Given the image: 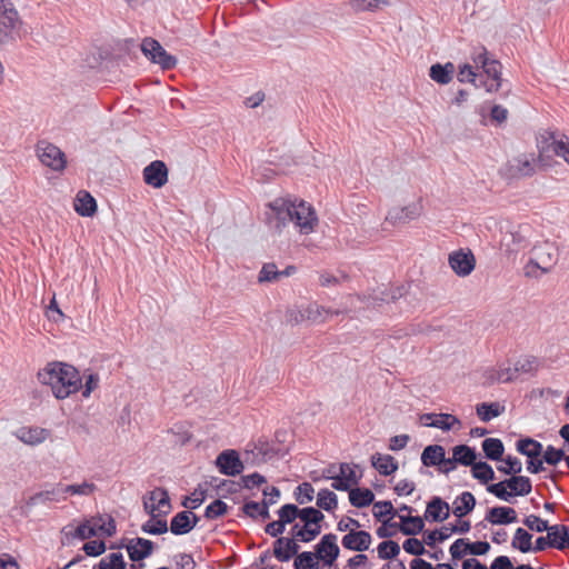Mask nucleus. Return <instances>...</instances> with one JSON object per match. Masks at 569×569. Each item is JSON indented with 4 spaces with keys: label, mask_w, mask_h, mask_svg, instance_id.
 <instances>
[{
    "label": "nucleus",
    "mask_w": 569,
    "mask_h": 569,
    "mask_svg": "<svg viewBox=\"0 0 569 569\" xmlns=\"http://www.w3.org/2000/svg\"><path fill=\"white\" fill-rule=\"evenodd\" d=\"M478 70L479 68H477L473 62L472 64L463 63L459 66L457 74L458 81L472 83L473 86L479 87L480 84L477 83V79L480 77Z\"/></svg>",
    "instance_id": "nucleus-49"
},
{
    "label": "nucleus",
    "mask_w": 569,
    "mask_h": 569,
    "mask_svg": "<svg viewBox=\"0 0 569 569\" xmlns=\"http://www.w3.org/2000/svg\"><path fill=\"white\" fill-rule=\"evenodd\" d=\"M455 71V66L451 62L436 63L430 67L429 77L437 83L448 84L452 80Z\"/></svg>",
    "instance_id": "nucleus-35"
},
{
    "label": "nucleus",
    "mask_w": 569,
    "mask_h": 569,
    "mask_svg": "<svg viewBox=\"0 0 569 569\" xmlns=\"http://www.w3.org/2000/svg\"><path fill=\"white\" fill-rule=\"evenodd\" d=\"M485 519L491 525H509L517 521V512L511 507H493L488 510Z\"/></svg>",
    "instance_id": "nucleus-30"
},
{
    "label": "nucleus",
    "mask_w": 569,
    "mask_h": 569,
    "mask_svg": "<svg viewBox=\"0 0 569 569\" xmlns=\"http://www.w3.org/2000/svg\"><path fill=\"white\" fill-rule=\"evenodd\" d=\"M505 481L510 490L509 492H512V497L527 496L531 492L532 486L528 477L513 476Z\"/></svg>",
    "instance_id": "nucleus-37"
},
{
    "label": "nucleus",
    "mask_w": 569,
    "mask_h": 569,
    "mask_svg": "<svg viewBox=\"0 0 569 569\" xmlns=\"http://www.w3.org/2000/svg\"><path fill=\"white\" fill-rule=\"evenodd\" d=\"M556 156L569 166V137L550 134L539 142V161L542 167H549L550 158Z\"/></svg>",
    "instance_id": "nucleus-7"
},
{
    "label": "nucleus",
    "mask_w": 569,
    "mask_h": 569,
    "mask_svg": "<svg viewBox=\"0 0 569 569\" xmlns=\"http://www.w3.org/2000/svg\"><path fill=\"white\" fill-rule=\"evenodd\" d=\"M37 156L43 166L53 171H62L67 166L64 152L53 143L40 141L37 144Z\"/></svg>",
    "instance_id": "nucleus-9"
},
{
    "label": "nucleus",
    "mask_w": 569,
    "mask_h": 569,
    "mask_svg": "<svg viewBox=\"0 0 569 569\" xmlns=\"http://www.w3.org/2000/svg\"><path fill=\"white\" fill-rule=\"evenodd\" d=\"M372 537L368 531L358 530L356 532L346 533L341 539L345 549L351 551L363 552L370 548Z\"/></svg>",
    "instance_id": "nucleus-23"
},
{
    "label": "nucleus",
    "mask_w": 569,
    "mask_h": 569,
    "mask_svg": "<svg viewBox=\"0 0 569 569\" xmlns=\"http://www.w3.org/2000/svg\"><path fill=\"white\" fill-rule=\"evenodd\" d=\"M141 529L148 535H162L168 531V523L162 516H151V518L142 525Z\"/></svg>",
    "instance_id": "nucleus-48"
},
{
    "label": "nucleus",
    "mask_w": 569,
    "mask_h": 569,
    "mask_svg": "<svg viewBox=\"0 0 569 569\" xmlns=\"http://www.w3.org/2000/svg\"><path fill=\"white\" fill-rule=\"evenodd\" d=\"M341 311L338 309L325 308L317 302H309L305 306H301L298 310V315L293 316L291 313V320L299 321H310L312 323H321L327 321L329 318L339 315Z\"/></svg>",
    "instance_id": "nucleus-12"
},
{
    "label": "nucleus",
    "mask_w": 569,
    "mask_h": 569,
    "mask_svg": "<svg viewBox=\"0 0 569 569\" xmlns=\"http://www.w3.org/2000/svg\"><path fill=\"white\" fill-rule=\"evenodd\" d=\"M377 551L380 559H391L399 555L400 547L396 541L387 540L379 543Z\"/></svg>",
    "instance_id": "nucleus-56"
},
{
    "label": "nucleus",
    "mask_w": 569,
    "mask_h": 569,
    "mask_svg": "<svg viewBox=\"0 0 569 569\" xmlns=\"http://www.w3.org/2000/svg\"><path fill=\"white\" fill-rule=\"evenodd\" d=\"M297 539L292 538H278L273 543V555L274 557L282 562L289 561L292 556L298 552L299 546L297 545Z\"/></svg>",
    "instance_id": "nucleus-28"
},
{
    "label": "nucleus",
    "mask_w": 569,
    "mask_h": 569,
    "mask_svg": "<svg viewBox=\"0 0 569 569\" xmlns=\"http://www.w3.org/2000/svg\"><path fill=\"white\" fill-rule=\"evenodd\" d=\"M488 492L492 493L497 498L503 501H510L512 498V492L508 491V486L506 481H500L498 483H492L487 487Z\"/></svg>",
    "instance_id": "nucleus-62"
},
{
    "label": "nucleus",
    "mask_w": 569,
    "mask_h": 569,
    "mask_svg": "<svg viewBox=\"0 0 569 569\" xmlns=\"http://www.w3.org/2000/svg\"><path fill=\"white\" fill-rule=\"evenodd\" d=\"M66 500L64 483L59 482L30 497L28 505L36 506L40 503H58Z\"/></svg>",
    "instance_id": "nucleus-22"
},
{
    "label": "nucleus",
    "mask_w": 569,
    "mask_h": 569,
    "mask_svg": "<svg viewBox=\"0 0 569 569\" xmlns=\"http://www.w3.org/2000/svg\"><path fill=\"white\" fill-rule=\"evenodd\" d=\"M537 162L533 153H523L512 158L506 166V171L510 178H521L532 176L536 171Z\"/></svg>",
    "instance_id": "nucleus-14"
},
{
    "label": "nucleus",
    "mask_w": 569,
    "mask_h": 569,
    "mask_svg": "<svg viewBox=\"0 0 569 569\" xmlns=\"http://www.w3.org/2000/svg\"><path fill=\"white\" fill-rule=\"evenodd\" d=\"M453 460L461 466H471L477 459L475 449L467 445H458L452 448Z\"/></svg>",
    "instance_id": "nucleus-42"
},
{
    "label": "nucleus",
    "mask_w": 569,
    "mask_h": 569,
    "mask_svg": "<svg viewBox=\"0 0 569 569\" xmlns=\"http://www.w3.org/2000/svg\"><path fill=\"white\" fill-rule=\"evenodd\" d=\"M373 499V492L367 488H352L349 492V501L357 508H363L371 505Z\"/></svg>",
    "instance_id": "nucleus-38"
},
{
    "label": "nucleus",
    "mask_w": 569,
    "mask_h": 569,
    "mask_svg": "<svg viewBox=\"0 0 569 569\" xmlns=\"http://www.w3.org/2000/svg\"><path fill=\"white\" fill-rule=\"evenodd\" d=\"M296 569H319V559L313 552L303 551L295 559Z\"/></svg>",
    "instance_id": "nucleus-53"
},
{
    "label": "nucleus",
    "mask_w": 569,
    "mask_h": 569,
    "mask_svg": "<svg viewBox=\"0 0 569 569\" xmlns=\"http://www.w3.org/2000/svg\"><path fill=\"white\" fill-rule=\"evenodd\" d=\"M501 247L509 253L520 251L527 244V237L521 227L512 228L501 237Z\"/></svg>",
    "instance_id": "nucleus-25"
},
{
    "label": "nucleus",
    "mask_w": 569,
    "mask_h": 569,
    "mask_svg": "<svg viewBox=\"0 0 569 569\" xmlns=\"http://www.w3.org/2000/svg\"><path fill=\"white\" fill-rule=\"evenodd\" d=\"M295 511L292 503L283 505L278 510L279 520L272 521L267 525L266 532L271 537H278L284 531L286 525L295 521Z\"/></svg>",
    "instance_id": "nucleus-24"
},
{
    "label": "nucleus",
    "mask_w": 569,
    "mask_h": 569,
    "mask_svg": "<svg viewBox=\"0 0 569 569\" xmlns=\"http://www.w3.org/2000/svg\"><path fill=\"white\" fill-rule=\"evenodd\" d=\"M547 535L549 538L550 547L557 549H566L569 548V531L566 526L553 525L549 526L547 529Z\"/></svg>",
    "instance_id": "nucleus-31"
},
{
    "label": "nucleus",
    "mask_w": 569,
    "mask_h": 569,
    "mask_svg": "<svg viewBox=\"0 0 569 569\" xmlns=\"http://www.w3.org/2000/svg\"><path fill=\"white\" fill-rule=\"evenodd\" d=\"M483 385L511 382L517 378L515 366L509 361H502L497 366L488 367L482 372Z\"/></svg>",
    "instance_id": "nucleus-15"
},
{
    "label": "nucleus",
    "mask_w": 569,
    "mask_h": 569,
    "mask_svg": "<svg viewBox=\"0 0 569 569\" xmlns=\"http://www.w3.org/2000/svg\"><path fill=\"white\" fill-rule=\"evenodd\" d=\"M371 465L382 476H390L398 469L397 460L390 455L375 453Z\"/></svg>",
    "instance_id": "nucleus-33"
},
{
    "label": "nucleus",
    "mask_w": 569,
    "mask_h": 569,
    "mask_svg": "<svg viewBox=\"0 0 569 569\" xmlns=\"http://www.w3.org/2000/svg\"><path fill=\"white\" fill-rule=\"evenodd\" d=\"M127 551L132 561H140L153 551V542L144 538H132L127 543Z\"/></svg>",
    "instance_id": "nucleus-26"
},
{
    "label": "nucleus",
    "mask_w": 569,
    "mask_h": 569,
    "mask_svg": "<svg viewBox=\"0 0 569 569\" xmlns=\"http://www.w3.org/2000/svg\"><path fill=\"white\" fill-rule=\"evenodd\" d=\"M472 477L481 483H488L495 479V471L490 465L483 461H475L471 465Z\"/></svg>",
    "instance_id": "nucleus-47"
},
{
    "label": "nucleus",
    "mask_w": 569,
    "mask_h": 569,
    "mask_svg": "<svg viewBox=\"0 0 569 569\" xmlns=\"http://www.w3.org/2000/svg\"><path fill=\"white\" fill-rule=\"evenodd\" d=\"M420 422L425 427H432L442 431L452 429H460V420L450 413H423L420 417Z\"/></svg>",
    "instance_id": "nucleus-19"
},
{
    "label": "nucleus",
    "mask_w": 569,
    "mask_h": 569,
    "mask_svg": "<svg viewBox=\"0 0 569 569\" xmlns=\"http://www.w3.org/2000/svg\"><path fill=\"white\" fill-rule=\"evenodd\" d=\"M243 511L251 518L261 517L262 519H268L270 517L268 503L266 501H248L243 505Z\"/></svg>",
    "instance_id": "nucleus-52"
},
{
    "label": "nucleus",
    "mask_w": 569,
    "mask_h": 569,
    "mask_svg": "<svg viewBox=\"0 0 569 569\" xmlns=\"http://www.w3.org/2000/svg\"><path fill=\"white\" fill-rule=\"evenodd\" d=\"M73 208L81 217H92L97 212V201L88 191L81 190L74 198Z\"/></svg>",
    "instance_id": "nucleus-29"
},
{
    "label": "nucleus",
    "mask_w": 569,
    "mask_h": 569,
    "mask_svg": "<svg viewBox=\"0 0 569 569\" xmlns=\"http://www.w3.org/2000/svg\"><path fill=\"white\" fill-rule=\"evenodd\" d=\"M227 512V503L222 500H214L206 508V517L209 519H216L223 516Z\"/></svg>",
    "instance_id": "nucleus-63"
},
{
    "label": "nucleus",
    "mask_w": 569,
    "mask_h": 569,
    "mask_svg": "<svg viewBox=\"0 0 569 569\" xmlns=\"http://www.w3.org/2000/svg\"><path fill=\"white\" fill-rule=\"evenodd\" d=\"M421 201H415L403 207H392L386 216V222L391 226L405 224L418 219L422 213Z\"/></svg>",
    "instance_id": "nucleus-13"
},
{
    "label": "nucleus",
    "mask_w": 569,
    "mask_h": 569,
    "mask_svg": "<svg viewBox=\"0 0 569 569\" xmlns=\"http://www.w3.org/2000/svg\"><path fill=\"white\" fill-rule=\"evenodd\" d=\"M281 278V273L277 269V266L274 263H266L262 266L259 276L258 281L260 283L263 282H273Z\"/></svg>",
    "instance_id": "nucleus-58"
},
{
    "label": "nucleus",
    "mask_w": 569,
    "mask_h": 569,
    "mask_svg": "<svg viewBox=\"0 0 569 569\" xmlns=\"http://www.w3.org/2000/svg\"><path fill=\"white\" fill-rule=\"evenodd\" d=\"M557 261V247L549 241L540 242L530 250L529 260L523 267L525 276L528 278H539L549 272Z\"/></svg>",
    "instance_id": "nucleus-5"
},
{
    "label": "nucleus",
    "mask_w": 569,
    "mask_h": 569,
    "mask_svg": "<svg viewBox=\"0 0 569 569\" xmlns=\"http://www.w3.org/2000/svg\"><path fill=\"white\" fill-rule=\"evenodd\" d=\"M476 410L480 420L488 422L499 417L503 412L505 407L498 402H482L477 406Z\"/></svg>",
    "instance_id": "nucleus-40"
},
{
    "label": "nucleus",
    "mask_w": 569,
    "mask_h": 569,
    "mask_svg": "<svg viewBox=\"0 0 569 569\" xmlns=\"http://www.w3.org/2000/svg\"><path fill=\"white\" fill-rule=\"evenodd\" d=\"M315 553L319 561L323 562V566L331 567L340 553V549L337 543V536L333 533H327L322 536L316 546Z\"/></svg>",
    "instance_id": "nucleus-17"
},
{
    "label": "nucleus",
    "mask_w": 569,
    "mask_h": 569,
    "mask_svg": "<svg viewBox=\"0 0 569 569\" xmlns=\"http://www.w3.org/2000/svg\"><path fill=\"white\" fill-rule=\"evenodd\" d=\"M449 505L435 497L427 506L425 517L432 521H443L449 517Z\"/></svg>",
    "instance_id": "nucleus-32"
},
{
    "label": "nucleus",
    "mask_w": 569,
    "mask_h": 569,
    "mask_svg": "<svg viewBox=\"0 0 569 569\" xmlns=\"http://www.w3.org/2000/svg\"><path fill=\"white\" fill-rule=\"evenodd\" d=\"M498 470L506 475H518L522 470V465L518 458L508 456L502 465L498 467Z\"/></svg>",
    "instance_id": "nucleus-60"
},
{
    "label": "nucleus",
    "mask_w": 569,
    "mask_h": 569,
    "mask_svg": "<svg viewBox=\"0 0 569 569\" xmlns=\"http://www.w3.org/2000/svg\"><path fill=\"white\" fill-rule=\"evenodd\" d=\"M97 490L92 481L84 480L80 483L64 485L66 499L70 496L88 497Z\"/></svg>",
    "instance_id": "nucleus-43"
},
{
    "label": "nucleus",
    "mask_w": 569,
    "mask_h": 569,
    "mask_svg": "<svg viewBox=\"0 0 569 569\" xmlns=\"http://www.w3.org/2000/svg\"><path fill=\"white\" fill-rule=\"evenodd\" d=\"M98 567L99 569H126V562L121 552H112L103 557Z\"/></svg>",
    "instance_id": "nucleus-54"
},
{
    "label": "nucleus",
    "mask_w": 569,
    "mask_h": 569,
    "mask_svg": "<svg viewBox=\"0 0 569 569\" xmlns=\"http://www.w3.org/2000/svg\"><path fill=\"white\" fill-rule=\"evenodd\" d=\"M168 168L161 160L150 162L142 171L146 184L160 189L168 182Z\"/></svg>",
    "instance_id": "nucleus-18"
},
{
    "label": "nucleus",
    "mask_w": 569,
    "mask_h": 569,
    "mask_svg": "<svg viewBox=\"0 0 569 569\" xmlns=\"http://www.w3.org/2000/svg\"><path fill=\"white\" fill-rule=\"evenodd\" d=\"M338 469L339 476L351 487L358 485L361 476L358 473L356 465L340 463Z\"/></svg>",
    "instance_id": "nucleus-55"
},
{
    "label": "nucleus",
    "mask_w": 569,
    "mask_h": 569,
    "mask_svg": "<svg viewBox=\"0 0 569 569\" xmlns=\"http://www.w3.org/2000/svg\"><path fill=\"white\" fill-rule=\"evenodd\" d=\"M398 512L395 511L390 501H377L373 505V516L377 519L385 517L393 518Z\"/></svg>",
    "instance_id": "nucleus-61"
},
{
    "label": "nucleus",
    "mask_w": 569,
    "mask_h": 569,
    "mask_svg": "<svg viewBox=\"0 0 569 569\" xmlns=\"http://www.w3.org/2000/svg\"><path fill=\"white\" fill-rule=\"evenodd\" d=\"M219 471L226 476H237L242 472L243 463L236 450L222 451L216 460Z\"/></svg>",
    "instance_id": "nucleus-20"
},
{
    "label": "nucleus",
    "mask_w": 569,
    "mask_h": 569,
    "mask_svg": "<svg viewBox=\"0 0 569 569\" xmlns=\"http://www.w3.org/2000/svg\"><path fill=\"white\" fill-rule=\"evenodd\" d=\"M445 448L440 445L427 446L421 453V462L426 467H435L443 462Z\"/></svg>",
    "instance_id": "nucleus-36"
},
{
    "label": "nucleus",
    "mask_w": 569,
    "mask_h": 569,
    "mask_svg": "<svg viewBox=\"0 0 569 569\" xmlns=\"http://www.w3.org/2000/svg\"><path fill=\"white\" fill-rule=\"evenodd\" d=\"M146 511L150 516H166L171 510L168 492L162 488H156L143 500Z\"/></svg>",
    "instance_id": "nucleus-16"
},
{
    "label": "nucleus",
    "mask_w": 569,
    "mask_h": 569,
    "mask_svg": "<svg viewBox=\"0 0 569 569\" xmlns=\"http://www.w3.org/2000/svg\"><path fill=\"white\" fill-rule=\"evenodd\" d=\"M21 20L9 0H0V46L16 40Z\"/></svg>",
    "instance_id": "nucleus-8"
},
{
    "label": "nucleus",
    "mask_w": 569,
    "mask_h": 569,
    "mask_svg": "<svg viewBox=\"0 0 569 569\" xmlns=\"http://www.w3.org/2000/svg\"><path fill=\"white\" fill-rule=\"evenodd\" d=\"M476 257L468 248L453 250L448 256V264L453 273L465 278L472 273L476 268Z\"/></svg>",
    "instance_id": "nucleus-11"
},
{
    "label": "nucleus",
    "mask_w": 569,
    "mask_h": 569,
    "mask_svg": "<svg viewBox=\"0 0 569 569\" xmlns=\"http://www.w3.org/2000/svg\"><path fill=\"white\" fill-rule=\"evenodd\" d=\"M390 4V0H350L348 6L355 12L360 11H378L388 7Z\"/></svg>",
    "instance_id": "nucleus-39"
},
{
    "label": "nucleus",
    "mask_w": 569,
    "mask_h": 569,
    "mask_svg": "<svg viewBox=\"0 0 569 569\" xmlns=\"http://www.w3.org/2000/svg\"><path fill=\"white\" fill-rule=\"evenodd\" d=\"M295 497L300 505L309 503L313 500L315 489L311 483L302 482L296 488Z\"/></svg>",
    "instance_id": "nucleus-57"
},
{
    "label": "nucleus",
    "mask_w": 569,
    "mask_h": 569,
    "mask_svg": "<svg viewBox=\"0 0 569 569\" xmlns=\"http://www.w3.org/2000/svg\"><path fill=\"white\" fill-rule=\"evenodd\" d=\"M513 366L517 376L518 373H533L538 371L540 361L533 356H525L518 359Z\"/></svg>",
    "instance_id": "nucleus-50"
},
{
    "label": "nucleus",
    "mask_w": 569,
    "mask_h": 569,
    "mask_svg": "<svg viewBox=\"0 0 569 569\" xmlns=\"http://www.w3.org/2000/svg\"><path fill=\"white\" fill-rule=\"evenodd\" d=\"M482 450L490 460L498 461L503 455V443L498 438H487L482 441Z\"/></svg>",
    "instance_id": "nucleus-44"
},
{
    "label": "nucleus",
    "mask_w": 569,
    "mask_h": 569,
    "mask_svg": "<svg viewBox=\"0 0 569 569\" xmlns=\"http://www.w3.org/2000/svg\"><path fill=\"white\" fill-rule=\"evenodd\" d=\"M62 532L73 539L87 540L92 537H111L116 532L114 520L110 516H94L73 527L69 525Z\"/></svg>",
    "instance_id": "nucleus-4"
},
{
    "label": "nucleus",
    "mask_w": 569,
    "mask_h": 569,
    "mask_svg": "<svg viewBox=\"0 0 569 569\" xmlns=\"http://www.w3.org/2000/svg\"><path fill=\"white\" fill-rule=\"evenodd\" d=\"M295 521L298 520L291 529V535L295 539L301 542H310L321 532V521L325 519L323 513L313 508H298L293 505Z\"/></svg>",
    "instance_id": "nucleus-3"
},
{
    "label": "nucleus",
    "mask_w": 569,
    "mask_h": 569,
    "mask_svg": "<svg viewBox=\"0 0 569 569\" xmlns=\"http://www.w3.org/2000/svg\"><path fill=\"white\" fill-rule=\"evenodd\" d=\"M532 535L523 528H518L512 538L511 546L519 551L527 553L532 551Z\"/></svg>",
    "instance_id": "nucleus-46"
},
{
    "label": "nucleus",
    "mask_w": 569,
    "mask_h": 569,
    "mask_svg": "<svg viewBox=\"0 0 569 569\" xmlns=\"http://www.w3.org/2000/svg\"><path fill=\"white\" fill-rule=\"evenodd\" d=\"M38 380L41 385L49 387L58 400H64L82 388L79 371L73 366L60 361L47 363L39 370Z\"/></svg>",
    "instance_id": "nucleus-2"
},
{
    "label": "nucleus",
    "mask_w": 569,
    "mask_h": 569,
    "mask_svg": "<svg viewBox=\"0 0 569 569\" xmlns=\"http://www.w3.org/2000/svg\"><path fill=\"white\" fill-rule=\"evenodd\" d=\"M476 506V499L469 491H465L452 502V512L456 517L461 518L473 510Z\"/></svg>",
    "instance_id": "nucleus-34"
},
{
    "label": "nucleus",
    "mask_w": 569,
    "mask_h": 569,
    "mask_svg": "<svg viewBox=\"0 0 569 569\" xmlns=\"http://www.w3.org/2000/svg\"><path fill=\"white\" fill-rule=\"evenodd\" d=\"M317 506L326 511H332L338 506L337 495L329 490L322 489L317 495Z\"/></svg>",
    "instance_id": "nucleus-51"
},
{
    "label": "nucleus",
    "mask_w": 569,
    "mask_h": 569,
    "mask_svg": "<svg viewBox=\"0 0 569 569\" xmlns=\"http://www.w3.org/2000/svg\"><path fill=\"white\" fill-rule=\"evenodd\" d=\"M453 530L449 527H442L440 530L428 531L425 536V542L428 546H435L438 541L441 542L452 535Z\"/></svg>",
    "instance_id": "nucleus-59"
},
{
    "label": "nucleus",
    "mask_w": 569,
    "mask_h": 569,
    "mask_svg": "<svg viewBox=\"0 0 569 569\" xmlns=\"http://www.w3.org/2000/svg\"><path fill=\"white\" fill-rule=\"evenodd\" d=\"M141 51L151 62L159 64L164 70H170L177 64V59L169 54L163 47L152 38L142 40Z\"/></svg>",
    "instance_id": "nucleus-10"
},
{
    "label": "nucleus",
    "mask_w": 569,
    "mask_h": 569,
    "mask_svg": "<svg viewBox=\"0 0 569 569\" xmlns=\"http://www.w3.org/2000/svg\"><path fill=\"white\" fill-rule=\"evenodd\" d=\"M197 525V517L190 511L178 512L170 523V531L176 536L190 532Z\"/></svg>",
    "instance_id": "nucleus-27"
},
{
    "label": "nucleus",
    "mask_w": 569,
    "mask_h": 569,
    "mask_svg": "<svg viewBox=\"0 0 569 569\" xmlns=\"http://www.w3.org/2000/svg\"><path fill=\"white\" fill-rule=\"evenodd\" d=\"M401 522L400 530L402 533L413 536L422 531L423 521L420 517H411L408 515L398 513Z\"/></svg>",
    "instance_id": "nucleus-41"
},
{
    "label": "nucleus",
    "mask_w": 569,
    "mask_h": 569,
    "mask_svg": "<svg viewBox=\"0 0 569 569\" xmlns=\"http://www.w3.org/2000/svg\"><path fill=\"white\" fill-rule=\"evenodd\" d=\"M264 218L267 224L278 232L292 222L295 229L306 236L315 232L319 223L315 208L296 197H279L268 202Z\"/></svg>",
    "instance_id": "nucleus-1"
},
{
    "label": "nucleus",
    "mask_w": 569,
    "mask_h": 569,
    "mask_svg": "<svg viewBox=\"0 0 569 569\" xmlns=\"http://www.w3.org/2000/svg\"><path fill=\"white\" fill-rule=\"evenodd\" d=\"M50 430L38 426H23L14 432V436L28 446L41 445L50 437Z\"/></svg>",
    "instance_id": "nucleus-21"
},
{
    "label": "nucleus",
    "mask_w": 569,
    "mask_h": 569,
    "mask_svg": "<svg viewBox=\"0 0 569 569\" xmlns=\"http://www.w3.org/2000/svg\"><path fill=\"white\" fill-rule=\"evenodd\" d=\"M565 457V451L561 449H556L552 446H548L547 449L543 451V461L548 465H557Z\"/></svg>",
    "instance_id": "nucleus-64"
},
{
    "label": "nucleus",
    "mask_w": 569,
    "mask_h": 569,
    "mask_svg": "<svg viewBox=\"0 0 569 569\" xmlns=\"http://www.w3.org/2000/svg\"><path fill=\"white\" fill-rule=\"evenodd\" d=\"M517 450L530 459H536L542 453V445L533 439H521L517 442Z\"/></svg>",
    "instance_id": "nucleus-45"
},
{
    "label": "nucleus",
    "mask_w": 569,
    "mask_h": 569,
    "mask_svg": "<svg viewBox=\"0 0 569 569\" xmlns=\"http://www.w3.org/2000/svg\"><path fill=\"white\" fill-rule=\"evenodd\" d=\"M471 60L477 68L482 70V73H479L480 77L482 74L487 77L482 83L486 91H498L501 87V64L497 60L490 59L487 50L482 47L473 49Z\"/></svg>",
    "instance_id": "nucleus-6"
}]
</instances>
